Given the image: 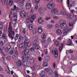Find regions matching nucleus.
<instances>
[{
    "instance_id": "21",
    "label": "nucleus",
    "mask_w": 77,
    "mask_h": 77,
    "mask_svg": "<svg viewBox=\"0 0 77 77\" xmlns=\"http://www.w3.org/2000/svg\"><path fill=\"white\" fill-rule=\"evenodd\" d=\"M47 29H51V28H53V25L51 24H48L47 25Z\"/></svg>"
},
{
    "instance_id": "24",
    "label": "nucleus",
    "mask_w": 77,
    "mask_h": 77,
    "mask_svg": "<svg viewBox=\"0 0 77 77\" xmlns=\"http://www.w3.org/2000/svg\"><path fill=\"white\" fill-rule=\"evenodd\" d=\"M56 33L57 35H62V31L60 29H57Z\"/></svg>"
},
{
    "instance_id": "44",
    "label": "nucleus",
    "mask_w": 77,
    "mask_h": 77,
    "mask_svg": "<svg viewBox=\"0 0 77 77\" xmlns=\"http://www.w3.org/2000/svg\"><path fill=\"white\" fill-rule=\"evenodd\" d=\"M44 75H45V73L44 72V71H42L40 74V76L42 77Z\"/></svg>"
},
{
    "instance_id": "38",
    "label": "nucleus",
    "mask_w": 77,
    "mask_h": 77,
    "mask_svg": "<svg viewBox=\"0 0 77 77\" xmlns=\"http://www.w3.org/2000/svg\"><path fill=\"white\" fill-rule=\"evenodd\" d=\"M28 27H29V30H32V29H33V26L32 25V24H30L28 25Z\"/></svg>"
},
{
    "instance_id": "37",
    "label": "nucleus",
    "mask_w": 77,
    "mask_h": 77,
    "mask_svg": "<svg viewBox=\"0 0 77 77\" xmlns=\"http://www.w3.org/2000/svg\"><path fill=\"white\" fill-rule=\"evenodd\" d=\"M55 29H59V24L58 23H56L55 25Z\"/></svg>"
},
{
    "instance_id": "45",
    "label": "nucleus",
    "mask_w": 77,
    "mask_h": 77,
    "mask_svg": "<svg viewBox=\"0 0 77 77\" xmlns=\"http://www.w3.org/2000/svg\"><path fill=\"white\" fill-rule=\"evenodd\" d=\"M41 38L42 39H45V35L44 33L42 34Z\"/></svg>"
},
{
    "instance_id": "46",
    "label": "nucleus",
    "mask_w": 77,
    "mask_h": 77,
    "mask_svg": "<svg viewBox=\"0 0 77 77\" xmlns=\"http://www.w3.org/2000/svg\"><path fill=\"white\" fill-rule=\"evenodd\" d=\"M2 50H0V52L1 54H2V55H3V56H5L6 55H5V52L2 51Z\"/></svg>"
},
{
    "instance_id": "19",
    "label": "nucleus",
    "mask_w": 77,
    "mask_h": 77,
    "mask_svg": "<svg viewBox=\"0 0 77 77\" xmlns=\"http://www.w3.org/2000/svg\"><path fill=\"white\" fill-rule=\"evenodd\" d=\"M67 16L68 18H69V19H70V20H72L74 18L73 16H72L71 15V14H68L67 15Z\"/></svg>"
},
{
    "instance_id": "2",
    "label": "nucleus",
    "mask_w": 77,
    "mask_h": 77,
    "mask_svg": "<svg viewBox=\"0 0 77 77\" xmlns=\"http://www.w3.org/2000/svg\"><path fill=\"white\" fill-rule=\"evenodd\" d=\"M46 73V74H48L49 75H50L52 74V72H53V70L51 68H46L45 69H44Z\"/></svg>"
},
{
    "instance_id": "32",
    "label": "nucleus",
    "mask_w": 77,
    "mask_h": 77,
    "mask_svg": "<svg viewBox=\"0 0 77 77\" xmlns=\"http://www.w3.org/2000/svg\"><path fill=\"white\" fill-rule=\"evenodd\" d=\"M61 13L62 15H64V16H65L66 15V12L63 11V10L61 11Z\"/></svg>"
},
{
    "instance_id": "52",
    "label": "nucleus",
    "mask_w": 77,
    "mask_h": 77,
    "mask_svg": "<svg viewBox=\"0 0 77 77\" xmlns=\"http://www.w3.org/2000/svg\"><path fill=\"white\" fill-rule=\"evenodd\" d=\"M69 42L67 44V45H70L71 44H72V41H70V39H69Z\"/></svg>"
},
{
    "instance_id": "59",
    "label": "nucleus",
    "mask_w": 77,
    "mask_h": 77,
    "mask_svg": "<svg viewBox=\"0 0 77 77\" xmlns=\"http://www.w3.org/2000/svg\"><path fill=\"white\" fill-rule=\"evenodd\" d=\"M43 6H42L40 7L39 9V11H40V12L42 11V9H43Z\"/></svg>"
},
{
    "instance_id": "64",
    "label": "nucleus",
    "mask_w": 77,
    "mask_h": 77,
    "mask_svg": "<svg viewBox=\"0 0 77 77\" xmlns=\"http://www.w3.org/2000/svg\"><path fill=\"white\" fill-rule=\"evenodd\" d=\"M53 68L54 69L56 68V64L55 63H53Z\"/></svg>"
},
{
    "instance_id": "51",
    "label": "nucleus",
    "mask_w": 77,
    "mask_h": 77,
    "mask_svg": "<svg viewBox=\"0 0 77 77\" xmlns=\"http://www.w3.org/2000/svg\"><path fill=\"white\" fill-rule=\"evenodd\" d=\"M42 11H43V12H45L46 11H47V8H45V7L43 6Z\"/></svg>"
},
{
    "instance_id": "6",
    "label": "nucleus",
    "mask_w": 77,
    "mask_h": 77,
    "mask_svg": "<svg viewBox=\"0 0 77 77\" xmlns=\"http://www.w3.org/2000/svg\"><path fill=\"white\" fill-rule=\"evenodd\" d=\"M20 15L21 18H25L27 15L26 13L24 11H22L20 13Z\"/></svg>"
},
{
    "instance_id": "1",
    "label": "nucleus",
    "mask_w": 77,
    "mask_h": 77,
    "mask_svg": "<svg viewBox=\"0 0 77 77\" xmlns=\"http://www.w3.org/2000/svg\"><path fill=\"white\" fill-rule=\"evenodd\" d=\"M14 9L12 8L11 10L10 14L11 15H14V14H16V15H17V13H16L17 12V10L18 9V8H17L16 5H14Z\"/></svg>"
},
{
    "instance_id": "14",
    "label": "nucleus",
    "mask_w": 77,
    "mask_h": 77,
    "mask_svg": "<svg viewBox=\"0 0 77 77\" xmlns=\"http://www.w3.org/2000/svg\"><path fill=\"white\" fill-rule=\"evenodd\" d=\"M26 9H28V10L30 9L31 8V4L29 3H27L26 4Z\"/></svg>"
},
{
    "instance_id": "3",
    "label": "nucleus",
    "mask_w": 77,
    "mask_h": 77,
    "mask_svg": "<svg viewBox=\"0 0 77 77\" xmlns=\"http://www.w3.org/2000/svg\"><path fill=\"white\" fill-rule=\"evenodd\" d=\"M9 33V36L11 39V40H13L14 38V36H15V33L13 31H10L9 32L8 31Z\"/></svg>"
},
{
    "instance_id": "61",
    "label": "nucleus",
    "mask_w": 77,
    "mask_h": 77,
    "mask_svg": "<svg viewBox=\"0 0 77 77\" xmlns=\"http://www.w3.org/2000/svg\"><path fill=\"white\" fill-rule=\"evenodd\" d=\"M19 37L18 40H19V41H21V35H19Z\"/></svg>"
},
{
    "instance_id": "58",
    "label": "nucleus",
    "mask_w": 77,
    "mask_h": 77,
    "mask_svg": "<svg viewBox=\"0 0 77 77\" xmlns=\"http://www.w3.org/2000/svg\"><path fill=\"white\" fill-rule=\"evenodd\" d=\"M2 37L4 39H6V35H5V34H2Z\"/></svg>"
},
{
    "instance_id": "41",
    "label": "nucleus",
    "mask_w": 77,
    "mask_h": 77,
    "mask_svg": "<svg viewBox=\"0 0 77 77\" xmlns=\"http://www.w3.org/2000/svg\"><path fill=\"white\" fill-rule=\"evenodd\" d=\"M43 65L45 67H46L48 66V64H47V63H46V62H44L43 63Z\"/></svg>"
},
{
    "instance_id": "10",
    "label": "nucleus",
    "mask_w": 77,
    "mask_h": 77,
    "mask_svg": "<svg viewBox=\"0 0 77 77\" xmlns=\"http://www.w3.org/2000/svg\"><path fill=\"white\" fill-rule=\"evenodd\" d=\"M54 73L53 71L52 73V74L51 75V77H58V74H57V73L56 72H54Z\"/></svg>"
},
{
    "instance_id": "53",
    "label": "nucleus",
    "mask_w": 77,
    "mask_h": 77,
    "mask_svg": "<svg viewBox=\"0 0 77 77\" xmlns=\"http://www.w3.org/2000/svg\"><path fill=\"white\" fill-rule=\"evenodd\" d=\"M18 1L21 4L24 3V0H18Z\"/></svg>"
},
{
    "instance_id": "27",
    "label": "nucleus",
    "mask_w": 77,
    "mask_h": 77,
    "mask_svg": "<svg viewBox=\"0 0 77 77\" xmlns=\"http://www.w3.org/2000/svg\"><path fill=\"white\" fill-rule=\"evenodd\" d=\"M15 50L14 49H12L9 52V54L10 55H12L14 53H15Z\"/></svg>"
},
{
    "instance_id": "62",
    "label": "nucleus",
    "mask_w": 77,
    "mask_h": 77,
    "mask_svg": "<svg viewBox=\"0 0 77 77\" xmlns=\"http://www.w3.org/2000/svg\"><path fill=\"white\" fill-rule=\"evenodd\" d=\"M38 5H36L35 6V10H36L38 9Z\"/></svg>"
},
{
    "instance_id": "23",
    "label": "nucleus",
    "mask_w": 77,
    "mask_h": 77,
    "mask_svg": "<svg viewBox=\"0 0 77 77\" xmlns=\"http://www.w3.org/2000/svg\"><path fill=\"white\" fill-rule=\"evenodd\" d=\"M38 22L39 24H41V23H43V19H42V18H38Z\"/></svg>"
},
{
    "instance_id": "57",
    "label": "nucleus",
    "mask_w": 77,
    "mask_h": 77,
    "mask_svg": "<svg viewBox=\"0 0 77 77\" xmlns=\"http://www.w3.org/2000/svg\"><path fill=\"white\" fill-rule=\"evenodd\" d=\"M35 47H32L30 49V51H34V50H35Z\"/></svg>"
},
{
    "instance_id": "16",
    "label": "nucleus",
    "mask_w": 77,
    "mask_h": 77,
    "mask_svg": "<svg viewBox=\"0 0 77 77\" xmlns=\"http://www.w3.org/2000/svg\"><path fill=\"white\" fill-rule=\"evenodd\" d=\"M11 49V47L10 45H8L5 47V51L7 52H8L10 51V50Z\"/></svg>"
},
{
    "instance_id": "17",
    "label": "nucleus",
    "mask_w": 77,
    "mask_h": 77,
    "mask_svg": "<svg viewBox=\"0 0 77 77\" xmlns=\"http://www.w3.org/2000/svg\"><path fill=\"white\" fill-rule=\"evenodd\" d=\"M2 2V3L3 5H6V6H8V1H6V0H1Z\"/></svg>"
},
{
    "instance_id": "34",
    "label": "nucleus",
    "mask_w": 77,
    "mask_h": 77,
    "mask_svg": "<svg viewBox=\"0 0 77 77\" xmlns=\"http://www.w3.org/2000/svg\"><path fill=\"white\" fill-rule=\"evenodd\" d=\"M17 57H18L14 54L12 56V58H13L14 60H16V59H17Z\"/></svg>"
},
{
    "instance_id": "49",
    "label": "nucleus",
    "mask_w": 77,
    "mask_h": 77,
    "mask_svg": "<svg viewBox=\"0 0 77 77\" xmlns=\"http://www.w3.org/2000/svg\"><path fill=\"white\" fill-rule=\"evenodd\" d=\"M30 45H31V43H30V41H29L27 43V45L28 47H30Z\"/></svg>"
},
{
    "instance_id": "39",
    "label": "nucleus",
    "mask_w": 77,
    "mask_h": 77,
    "mask_svg": "<svg viewBox=\"0 0 77 77\" xmlns=\"http://www.w3.org/2000/svg\"><path fill=\"white\" fill-rule=\"evenodd\" d=\"M14 54L16 55L17 57L19 56V55H20V54L19 53V52H18V51H16Z\"/></svg>"
},
{
    "instance_id": "33",
    "label": "nucleus",
    "mask_w": 77,
    "mask_h": 77,
    "mask_svg": "<svg viewBox=\"0 0 77 77\" xmlns=\"http://www.w3.org/2000/svg\"><path fill=\"white\" fill-rule=\"evenodd\" d=\"M30 17L28 16L26 18V21L27 23H29L30 22Z\"/></svg>"
},
{
    "instance_id": "42",
    "label": "nucleus",
    "mask_w": 77,
    "mask_h": 77,
    "mask_svg": "<svg viewBox=\"0 0 77 77\" xmlns=\"http://www.w3.org/2000/svg\"><path fill=\"white\" fill-rule=\"evenodd\" d=\"M37 31V29L36 28H34L32 30V33L33 34H36V32Z\"/></svg>"
},
{
    "instance_id": "31",
    "label": "nucleus",
    "mask_w": 77,
    "mask_h": 77,
    "mask_svg": "<svg viewBox=\"0 0 77 77\" xmlns=\"http://www.w3.org/2000/svg\"><path fill=\"white\" fill-rule=\"evenodd\" d=\"M60 25L64 24H65V21L63 20H61L60 21Z\"/></svg>"
},
{
    "instance_id": "8",
    "label": "nucleus",
    "mask_w": 77,
    "mask_h": 77,
    "mask_svg": "<svg viewBox=\"0 0 77 77\" xmlns=\"http://www.w3.org/2000/svg\"><path fill=\"white\" fill-rule=\"evenodd\" d=\"M21 59L23 60H29L30 59V57L29 56H28L26 57L24 56H22L21 57Z\"/></svg>"
},
{
    "instance_id": "55",
    "label": "nucleus",
    "mask_w": 77,
    "mask_h": 77,
    "mask_svg": "<svg viewBox=\"0 0 77 77\" xmlns=\"http://www.w3.org/2000/svg\"><path fill=\"white\" fill-rule=\"evenodd\" d=\"M3 25L2 23H0V29H1L3 28Z\"/></svg>"
},
{
    "instance_id": "43",
    "label": "nucleus",
    "mask_w": 77,
    "mask_h": 77,
    "mask_svg": "<svg viewBox=\"0 0 77 77\" xmlns=\"http://www.w3.org/2000/svg\"><path fill=\"white\" fill-rule=\"evenodd\" d=\"M19 37V35L18 34H17L16 35V36L15 37V42L16 41V40H17L18 39V37Z\"/></svg>"
},
{
    "instance_id": "36",
    "label": "nucleus",
    "mask_w": 77,
    "mask_h": 77,
    "mask_svg": "<svg viewBox=\"0 0 77 77\" xmlns=\"http://www.w3.org/2000/svg\"><path fill=\"white\" fill-rule=\"evenodd\" d=\"M24 66H27V63L26 61H23V63Z\"/></svg>"
},
{
    "instance_id": "47",
    "label": "nucleus",
    "mask_w": 77,
    "mask_h": 77,
    "mask_svg": "<svg viewBox=\"0 0 77 77\" xmlns=\"http://www.w3.org/2000/svg\"><path fill=\"white\" fill-rule=\"evenodd\" d=\"M13 4V0H10L9 1V5L10 6L12 5Z\"/></svg>"
},
{
    "instance_id": "60",
    "label": "nucleus",
    "mask_w": 77,
    "mask_h": 77,
    "mask_svg": "<svg viewBox=\"0 0 77 77\" xmlns=\"http://www.w3.org/2000/svg\"><path fill=\"white\" fill-rule=\"evenodd\" d=\"M27 40H26V39H25V40L23 42V44L24 45H26V44H27Z\"/></svg>"
},
{
    "instance_id": "20",
    "label": "nucleus",
    "mask_w": 77,
    "mask_h": 77,
    "mask_svg": "<svg viewBox=\"0 0 77 77\" xmlns=\"http://www.w3.org/2000/svg\"><path fill=\"white\" fill-rule=\"evenodd\" d=\"M19 48L20 49H22V48H25V46H23V43H22L19 45Z\"/></svg>"
},
{
    "instance_id": "35",
    "label": "nucleus",
    "mask_w": 77,
    "mask_h": 77,
    "mask_svg": "<svg viewBox=\"0 0 77 77\" xmlns=\"http://www.w3.org/2000/svg\"><path fill=\"white\" fill-rule=\"evenodd\" d=\"M60 44L59 42L58 41H56L55 42V45L57 47H58V46Z\"/></svg>"
},
{
    "instance_id": "25",
    "label": "nucleus",
    "mask_w": 77,
    "mask_h": 77,
    "mask_svg": "<svg viewBox=\"0 0 77 77\" xmlns=\"http://www.w3.org/2000/svg\"><path fill=\"white\" fill-rule=\"evenodd\" d=\"M21 65H22L21 61L20 60L17 61V65L18 66H21Z\"/></svg>"
},
{
    "instance_id": "56",
    "label": "nucleus",
    "mask_w": 77,
    "mask_h": 77,
    "mask_svg": "<svg viewBox=\"0 0 77 77\" xmlns=\"http://www.w3.org/2000/svg\"><path fill=\"white\" fill-rule=\"evenodd\" d=\"M36 68L37 69H38L39 70V69H41V66L39 65H38L37 66Z\"/></svg>"
},
{
    "instance_id": "15",
    "label": "nucleus",
    "mask_w": 77,
    "mask_h": 77,
    "mask_svg": "<svg viewBox=\"0 0 77 77\" xmlns=\"http://www.w3.org/2000/svg\"><path fill=\"white\" fill-rule=\"evenodd\" d=\"M12 23L10 22L9 23V26L8 30V31L9 32L10 31H12Z\"/></svg>"
},
{
    "instance_id": "7",
    "label": "nucleus",
    "mask_w": 77,
    "mask_h": 77,
    "mask_svg": "<svg viewBox=\"0 0 77 77\" xmlns=\"http://www.w3.org/2000/svg\"><path fill=\"white\" fill-rule=\"evenodd\" d=\"M52 54H55L54 56L55 58L57 57V56H58V53H57V49L56 48L54 49L52 51Z\"/></svg>"
},
{
    "instance_id": "13",
    "label": "nucleus",
    "mask_w": 77,
    "mask_h": 77,
    "mask_svg": "<svg viewBox=\"0 0 77 77\" xmlns=\"http://www.w3.org/2000/svg\"><path fill=\"white\" fill-rule=\"evenodd\" d=\"M35 18H36V15H33L32 16L30 20V22L31 23H33L34 19H35Z\"/></svg>"
},
{
    "instance_id": "4",
    "label": "nucleus",
    "mask_w": 77,
    "mask_h": 77,
    "mask_svg": "<svg viewBox=\"0 0 77 77\" xmlns=\"http://www.w3.org/2000/svg\"><path fill=\"white\" fill-rule=\"evenodd\" d=\"M51 14H57L59 13V9L57 8H54L51 10Z\"/></svg>"
},
{
    "instance_id": "50",
    "label": "nucleus",
    "mask_w": 77,
    "mask_h": 77,
    "mask_svg": "<svg viewBox=\"0 0 77 77\" xmlns=\"http://www.w3.org/2000/svg\"><path fill=\"white\" fill-rule=\"evenodd\" d=\"M44 53L45 55H47L48 54V51L47 49H45L44 51Z\"/></svg>"
},
{
    "instance_id": "28",
    "label": "nucleus",
    "mask_w": 77,
    "mask_h": 77,
    "mask_svg": "<svg viewBox=\"0 0 77 77\" xmlns=\"http://www.w3.org/2000/svg\"><path fill=\"white\" fill-rule=\"evenodd\" d=\"M32 3H35L36 4H38L40 2V0H32Z\"/></svg>"
},
{
    "instance_id": "63",
    "label": "nucleus",
    "mask_w": 77,
    "mask_h": 77,
    "mask_svg": "<svg viewBox=\"0 0 77 77\" xmlns=\"http://www.w3.org/2000/svg\"><path fill=\"white\" fill-rule=\"evenodd\" d=\"M47 42H51V39L49 37L47 40Z\"/></svg>"
},
{
    "instance_id": "12",
    "label": "nucleus",
    "mask_w": 77,
    "mask_h": 77,
    "mask_svg": "<svg viewBox=\"0 0 77 77\" xmlns=\"http://www.w3.org/2000/svg\"><path fill=\"white\" fill-rule=\"evenodd\" d=\"M17 15H14L13 16H12L11 18V21H14L15 22L17 21Z\"/></svg>"
},
{
    "instance_id": "29",
    "label": "nucleus",
    "mask_w": 77,
    "mask_h": 77,
    "mask_svg": "<svg viewBox=\"0 0 77 77\" xmlns=\"http://www.w3.org/2000/svg\"><path fill=\"white\" fill-rule=\"evenodd\" d=\"M35 62V60L33 59V58H32L30 60L29 62V63L30 65H32V64H33V63H34V62Z\"/></svg>"
},
{
    "instance_id": "18",
    "label": "nucleus",
    "mask_w": 77,
    "mask_h": 77,
    "mask_svg": "<svg viewBox=\"0 0 77 77\" xmlns=\"http://www.w3.org/2000/svg\"><path fill=\"white\" fill-rule=\"evenodd\" d=\"M45 59L46 62H48L50 61V57L49 56H46L45 57Z\"/></svg>"
},
{
    "instance_id": "9",
    "label": "nucleus",
    "mask_w": 77,
    "mask_h": 77,
    "mask_svg": "<svg viewBox=\"0 0 77 77\" xmlns=\"http://www.w3.org/2000/svg\"><path fill=\"white\" fill-rule=\"evenodd\" d=\"M29 51L28 49H26L22 52V54L24 56H27Z\"/></svg>"
},
{
    "instance_id": "5",
    "label": "nucleus",
    "mask_w": 77,
    "mask_h": 77,
    "mask_svg": "<svg viewBox=\"0 0 77 77\" xmlns=\"http://www.w3.org/2000/svg\"><path fill=\"white\" fill-rule=\"evenodd\" d=\"M54 5V4L53 2H50L47 4V7L49 9H51L53 8Z\"/></svg>"
},
{
    "instance_id": "48",
    "label": "nucleus",
    "mask_w": 77,
    "mask_h": 77,
    "mask_svg": "<svg viewBox=\"0 0 77 77\" xmlns=\"http://www.w3.org/2000/svg\"><path fill=\"white\" fill-rule=\"evenodd\" d=\"M53 18L54 20H58L59 19V17L57 16H54L53 17Z\"/></svg>"
},
{
    "instance_id": "26",
    "label": "nucleus",
    "mask_w": 77,
    "mask_h": 77,
    "mask_svg": "<svg viewBox=\"0 0 77 77\" xmlns=\"http://www.w3.org/2000/svg\"><path fill=\"white\" fill-rule=\"evenodd\" d=\"M63 44H61L59 47V51H62L63 49Z\"/></svg>"
},
{
    "instance_id": "11",
    "label": "nucleus",
    "mask_w": 77,
    "mask_h": 77,
    "mask_svg": "<svg viewBox=\"0 0 77 77\" xmlns=\"http://www.w3.org/2000/svg\"><path fill=\"white\" fill-rule=\"evenodd\" d=\"M71 30V28L69 27H67L65 28L63 31L64 33H66L69 31Z\"/></svg>"
},
{
    "instance_id": "22",
    "label": "nucleus",
    "mask_w": 77,
    "mask_h": 77,
    "mask_svg": "<svg viewBox=\"0 0 77 77\" xmlns=\"http://www.w3.org/2000/svg\"><path fill=\"white\" fill-rule=\"evenodd\" d=\"M38 32L40 34L42 33V29L41 27H39L38 28Z\"/></svg>"
},
{
    "instance_id": "54",
    "label": "nucleus",
    "mask_w": 77,
    "mask_h": 77,
    "mask_svg": "<svg viewBox=\"0 0 77 77\" xmlns=\"http://www.w3.org/2000/svg\"><path fill=\"white\" fill-rule=\"evenodd\" d=\"M35 48H36V49H37V50H38V49H39V45H35Z\"/></svg>"
},
{
    "instance_id": "40",
    "label": "nucleus",
    "mask_w": 77,
    "mask_h": 77,
    "mask_svg": "<svg viewBox=\"0 0 77 77\" xmlns=\"http://www.w3.org/2000/svg\"><path fill=\"white\" fill-rule=\"evenodd\" d=\"M38 44V41L37 40H35L33 41V45L34 46H35L36 44Z\"/></svg>"
},
{
    "instance_id": "30",
    "label": "nucleus",
    "mask_w": 77,
    "mask_h": 77,
    "mask_svg": "<svg viewBox=\"0 0 77 77\" xmlns=\"http://www.w3.org/2000/svg\"><path fill=\"white\" fill-rule=\"evenodd\" d=\"M60 27L62 29H65L66 27V24L60 25Z\"/></svg>"
}]
</instances>
